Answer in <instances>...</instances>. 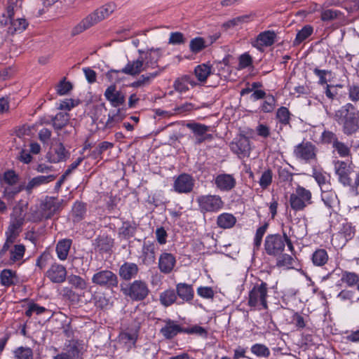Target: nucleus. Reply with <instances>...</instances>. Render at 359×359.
<instances>
[{
    "instance_id": "62",
    "label": "nucleus",
    "mask_w": 359,
    "mask_h": 359,
    "mask_svg": "<svg viewBox=\"0 0 359 359\" xmlns=\"http://www.w3.org/2000/svg\"><path fill=\"white\" fill-rule=\"evenodd\" d=\"M197 294L205 299H212L215 295V292L212 287L207 286H201L197 289Z\"/></svg>"
},
{
    "instance_id": "5",
    "label": "nucleus",
    "mask_w": 359,
    "mask_h": 359,
    "mask_svg": "<svg viewBox=\"0 0 359 359\" xmlns=\"http://www.w3.org/2000/svg\"><path fill=\"white\" fill-rule=\"evenodd\" d=\"M59 207L60 203L57 199L48 197L41 204L39 208L31 209L29 219L33 222H39L43 219H48L59 209Z\"/></svg>"
},
{
    "instance_id": "60",
    "label": "nucleus",
    "mask_w": 359,
    "mask_h": 359,
    "mask_svg": "<svg viewBox=\"0 0 359 359\" xmlns=\"http://www.w3.org/2000/svg\"><path fill=\"white\" fill-rule=\"evenodd\" d=\"M114 147V144L109 142H102L92 152V156L97 158L101 155L106 150L111 149Z\"/></svg>"
},
{
    "instance_id": "24",
    "label": "nucleus",
    "mask_w": 359,
    "mask_h": 359,
    "mask_svg": "<svg viewBox=\"0 0 359 359\" xmlns=\"http://www.w3.org/2000/svg\"><path fill=\"white\" fill-rule=\"evenodd\" d=\"M215 184L222 191H229L235 187L236 180L231 175L221 174L216 177Z\"/></svg>"
},
{
    "instance_id": "54",
    "label": "nucleus",
    "mask_w": 359,
    "mask_h": 359,
    "mask_svg": "<svg viewBox=\"0 0 359 359\" xmlns=\"http://www.w3.org/2000/svg\"><path fill=\"white\" fill-rule=\"evenodd\" d=\"M340 11L334 9L323 10L321 12L320 18L324 22L332 21L338 18L340 14Z\"/></svg>"
},
{
    "instance_id": "40",
    "label": "nucleus",
    "mask_w": 359,
    "mask_h": 359,
    "mask_svg": "<svg viewBox=\"0 0 359 359\" xmlns=\"http://www.w3.org/2000/svg\"><path fill=\"white\" fill-rule=\"evenodd\" d=\"M10 250V260L13 262L19 261L22 259L25 248L23 245H15Z\"/></svg>"
},
{
    "instance_id": "27",
    "label": "nucleus",
    "mask_w": 359,
    "mask_h": 359,
    "mask_svg": "<svg viewBox=\"0 0 359 359\" xmlns=\"http://www.w3.org/2000/svg\"><path fill=\"white\" fill-rule=\"evenodd\" d=\"M189 85L194 87L196 86V82L190 76L185 75L177 79L174 82L173 87L177 92L183 93L189 90Z\"/></svg>"
},
{
    "instance_id": "44",
    "label": "nucleus",
    "mask_w": 359,
    "mask_h": 359,
    "mask_svg": "<svg viewBox=\"0 0 359 359\" xmlns=\"http://www.w3.org/2000/svg\"><path fill=\"white\" fill-rule=\"evenodd\" d=\"M250 16L248 15L238 16L224 22L222 26L226 29H231L248 22Z\"/></svg>"
},
{
    "instance_id": "4",
    "label": "nucleus",
    "mask_w": 359,
    "mask_h": 359,
    "mask_svg": "<svg viewBox=\"0 0 359 359\" xmlns=\"http://www.w3.org/2000/svg\"><path fill=\"white\" fill-rule=\"evenodd\" d=\"M115 9L112 4H105L85 18L74 29V34H79L108 18Z\"/></svg>"
},
{
    "instance_id": "52",
    "label": "nucleus",
    "mask_w": 359,
    "mask_h": 359,
    "mask_svg": "<svg viewBox=\"0 0 359 359\" xmlns=\"http://www.w3.org/2000/svg\"><path fill=\"white\" fill-rule=\"evenodd\" d=\"M2 184H6L9 186L15 184L18 181V176L13 170H8L4 174L1 180Z\"/></svg>"
},
{
    "instance_id": "26",
    "label": "nucleus",
    "mask_w": 359,
    "mask_h": 359,
    "mask_svg": "<svg viewBox=\"0 0 359 359\" xmlns=\"http://www.w3.org/2000/svg\"><path fill=\"white\" fill-rule=\"evenodd\" d=\"M161 333L166 339H172L178 333L184 332L183 329L175 322L168 320L165 321V325L161 329Z\"/></svg>"
},
{
    "instance_id": "6",
    "label": "nucleus",
    "mask_w": 359,
    "mask_h": 359,
    "mask_svg": "<svg viewBox=\"0 0 359 359\" xmlns=\"http://www.w3.org/2000/svg\"><path fill=\"white\" fill-rule=\"evenodd\" d=\"M289 202L291 208L294 211L303 210L312 203V194L310 190L297 185L295 190L290 194Z\"/></svg>"
},
{
    "instance_id": "7",
    "label": "nucleus",
    "mask_w": 359,
    "mask_h": 359,
    "mask_svg": "<svg viewBox=\"0 0 359 359\" xmlns=\"http://www.w3.org/2000/svg\"><path fill=\"white\" fill-rule=\"evenodd\" d=\"M268 287L266 283L256 284L249 293L248 305L259 310L267 309Z\"/></svg>"
},
{
    "instance_id": "34",
    "label": "nucleus",
    "mask_w": 359,
    "mask_h": 359,
    "mask_svg": "<svg viewBox=\"0 0 359 359\" xmlns=\"http://www.w3.org/2000/svg\"><path fill=\"white\" fill-rule=\"evenodd\" d=\"M194 73L198 81L203 82L205 81L208 76L213 74L211 66L208 64H202L196 66L194 69Z\"/></svg>"
},
{
    "instance_id": "35",
    "label": "nucleus",
    "mask_w": 359,
    "mask_h": 359,
    "mask_svg": "<svg viewBox=\"0 0 359 359\" xmlns=\"http://www.w3.org/2000/svg\"><path fill=\"white\" fill-rule=\"evenodd\" d=\"M312 262L315 266H324L328 261V255L325 249H317L312 255Z\"/></svg>"
},
{
    "instance_id": "51",
    "label": "nucleus",
    "mask_w": 359,
    "mask_h": 359,
    "mask_svg": "<svg viewBox=\"0 0 359 359\" xmlns=\"http://www.w3.org/2000/svg\"><path fill=\"white\" fill-rule=\"evenodd\" d=\"M86 212L85 205L81 203H76L72 208L74 221L79 222L83 217Z\"/></svg>"
},
{
    "instance_id": "2",
    "label": "nucleus",
    "mask_w": 359,
    "mask_h": 359,
    "mask_svg": "<svg viewBox=\"0 0 359 359\" xmlns=\"http://www.w3.org/2000/svg\"><path fill=\"white\" fill-rule=\"evenodd\" d=\"M334 119L346 135H351L359 130V111L351 103L336 111Z\"/></svg>"
},
{
    "instance_id": "31",
    "label": "nucleus",
    "mask_w": 359,
    "mask_h": 359,
    "mask_svg": "<svg viewBox=\"0 0 359 359\" xmlns=\"http://www.w3.org/2000/svg\"><path fill=\"white\" fill-rule=\"evenodd\" d=\"M177 295L184 302H190L194 297V290L191 285L187 283H178L176 286Z\"/></svg>"
},
{
    "instance_id": "1",
    "label": "nucleus",
    "mask_w": 359,
    "mask_h": 359,
    "mask_svg": "<svg viewBox=\"0 0 359 359\" xmlns=\"http://www.w3.org/2000/svg\"><path fill=\"white\" fill-rule=\"evenodd\" d=\"M139 57L136 60L128 61L126 65L120 70H110L107 76L113 79L114 76L119 73H123L130 76H136L142 72L149 69H156V71L146 74H142L138 79L142 86L149 85L152 80L159 76L165 69V67H160L158 65L159 60L163 55L162 49L160 48H151L147 50H137Z\"/></svg>"
},
{
    "instance_id": "19",
    "label": "nucleus",
    "mask_w": 359,
    "mask_h": 359,
    "mask_svg": "<svg viewBox=\"0 0 359 359\" xmlns=\"http://www.w3.org/2000/svg\"><path fill=\"white\" fill-rule=\"evenodd\" d=\"M176 264L175 257L170 253L163 252L158 259V269L161 273H170Z\"/></svg>"
},
{
    "instance_id": "59",
    "label": "nucleus",
    "mask_w": 359,
    "mask_h": 359,
    "mask_svg": "<svg viewBox=\"0 0 359 359\" xmlns=\"http://www.w3.org/2000/svg\"><path fill=\"white\" fill-rule=\"evenodd\" d=\"M72 88V85L70 82L66 81L65 79L60 82L56 87L57 94L60 95H65L67 94Z\"/></svg>"
},
{
    "instance_id": "37",
    "label": "nucleus",
    "mask_w": 359,
    "mask_h": 359,
    "mask_svg": "<svg viewBox=\"0 0 359 359\" xmlns=\"http://www.w3.org/2000/svg\"><path fill=\"white\" fill-rule=\"evenodd\" d=\"M27 25L28 23L25 18H18L11 21L8 32L11 34L20 33L27 28Z\"/></svg>"
},
{
    "instance_id": "43",
    "label": "nucleus",
    "mask_w": 359,
    "mask_h": 359,
    "mask_svg": "<svg viewBox=\"0 0 359 359\" xmlns=\"http://www.w3.org/2000/svg\"><path fill=\"white\" fill-rule=\"evenodd\" d=\"M24 217L22 215H19L17 217L12 218L10 225L8 227L6 231L11 232L12 233L19 234L21 231V228L23 224Z\"/></svg>"
},
{
    "instance_id": "64",
    "label": "nucleus",
    "mask_w": 359,
    "mask_h": 359,
    "mask_svg": "<svg viewBox=\"0 0 359 359\" xmlns=\"http://www.w3.org/2000/svg\"><path fill=\"white\" fill-rule=\"evenodd\" d=\"M346 241L351 239L355 235V229L351 224H344L341 230Z\"/></svg>"
},
{
    "instance_id": "57",
    "label": "nucleus",
    "mask_w": 359,
    "mask_h": 359,
    "mask_svg": "<svg viewBox=\"0 0 359 359\" xmlns=\"http://www.w3.org/2000/svg\"><path fill=\"white\" fill-rule=\"evenodd\" d=\"M276 100L275 98L269 95L265 97V100L261 106V109L265 113L271 112L273 110L275 107Z\"/></svg>"
},
{
    "instance_id": "48",
    "label": "nucleus",
    "mask_w": 359,
    "mask_h": 359,
    "mask_svg": "<svg viewBox=\"0 0 359 359\" xmlns=\"http://www.w3.org/2000/svg\"><path fill=\"white\" fill-rule=\"evenodd\" d=\"M65 353L70 359L78 357L79 353L78 343L75 341H69L68 344L65 346Z\"/></svg>"
},
{
    "instance_id": "16",
    "label": "nucleus",
    "mask_w": 359,
    "mask_h": 359,
    "mask_svg": "<svg viewBox=\"0 0 359 359\" xmlns=\"http://www.w3.org/2000/svg\"><path fill=\"white\" fill-rule=\"evenodd\" d=\"M231 151L240 158L249 156L250 153V140L245 136H241L234 140L230 144Z\"/></svg>"
},
{
    "instance_id": "33",
    "label": "nucleus",
    "mask_w": 359,
    "mask_h": 359,
    "mask_svg": "<svg viewBox=\"0 0 359 359\" xmlns=\"http://www.w3.org/2000/svg\"><path fill=\"white\" fill-rule=\"evenodd\" d=\"M236 222V217L230 213H222L217 217V224L222 229H229L234 226Z\"/></svg>"
},
{
    "instance_id": "46",
    "label": "nucleus",
    "mask_w": 359,
    "mask_h": 359,
    "mask_svg": "<svg viewBox=\"0 0 359 359\" xmlns=\"http://www.w3.org/2000/svg\"><path fill=\"white\" fill-rule=\"evenodd\" d=\"M13 353L14 359H33L32 350L28 347H18Z\"/></svg>"
},
{
    "instance_id": "17",
    "label": "nucleus",
    "mask_w": 359,
    "mask_h": 359,
    "mask_svg": "<svg viewBox=\"0 0 359 359\" xmlns=\"http://www.w3.org/2000/svg\"><path fill=\"white\" fill-rule=\"evenodd\" d=\"M46 276L52 283H61L67 278V270L64 266L55 263L48 269Z\"/></svg>"
},
{
    "instance_id": "58",
    "label": "nucleus",
    "mask_w": 359,
    "mask_h": 359,
    "mask_svg": "<svg viewBox=\"0 0 359 359\" xmlns=\"http://www.w3.org/2000/svg\"><path fill=\"white\" fill-rule=\"evenodd\" d=\"M333 147L341 157H346L350 154V149L348 147L338 140L334 142Z\"/></svg>"
},
{
    "instance_id": "39",
    "label": "nucleus",
    "mask_w": 359,
    "mask_h": 359,
    "mask_svg": "<svg viewBox=\"0 0 359 359\" xmlns=\"http://www.w3.org/2000/svg\"><path fill=\"white\" fill-rule=\"evenodd\" d=\"M208 46L206 39L202 37H196L191 40L189 48L192 53H198Z\"/></svg>"
},
{
    "instance_id": "8",
    "label": "nucleus",
    "mask_w": 359,
    "mask_h": 359,
    "mask_svg": "<svg viewBox=\"0 0 359 359\" xmlns=\"http://www.w3.org/2000/svg\"><path fill=\"white\" fill-rule=\"evenodd\" d=\"M196 202L200 211L203 213L217 212L224 206V202L218 195H201L197 197Z\"/></svg>"
},
{
    "instance_id": "38",
    "label": "nucleus",
    "mask_w": 359,
    "mask_h": 359,
    "mask_svg": "<svg viewBox=\"0 0 359 359\" xmlns=\"http://www.w3.org/2000/svg\"><path fill=\"white\" fill-rule=\"evenodd\" d=\"M123 118V115L121 114L120 109L114 110L109 113L108 119L105 123V128H111L115 126L116 123L120 122Z\"/></svg>"
},
{
    "instance_id": "50",
    "label": "nucleus",
    "mask_w": 359,
    "mask_h": 359,
    "mask_svg": "<svg viewBox=\"0 0 359 359\" xmlns=\"http://www.w3.org/2000/svg\"><path fill=\"white\" fill-rule=\"evenodd\" d=\"M268 228V224H264V225L259 227L257 231L254 238V250L259 249L261 246L262 238L265 234L266 229Z\"/></svg>"
},
{
    "instance_id": "22",
    "label": "nucleus",
    "mask_w": 359,
    "mask_h": 359,
    "mask_svg": "<svg viewBox=\"0 0 359 359\" xmlns=\"http://www.w3.org/2000/svg\"><path fill=\"white\" fill-rule=\"evenodd\" d=\"M321 198L325 205L330 209L336 210L338 208L339 201L337 194L331 187L330 189L321 190Z\"/></svg>"
},
{
    "instance_id": "9",
    "label": "nucleus",
    "mask_w": 359,
    "mask_h": 359,
    "mask_svg": "<svg viewBox=\"0 0 359 359\" xmlns=\"http://www.w3.org/2000/svg\"><path fill=\"white\" fill-rule=\"evenodd\" d=\"M92 283L105 288H113L118 286V279L114 272L104 269L96 272L92 277Z\"/></svg>"
},
{
    "instance_id": "12",
    "label": "nucleus",
    "mask_w": 359,
    "mask_h": 359,
    "mask_svg": "<svg viewBox=\"0 0 359 359\" xmlns=\"http://www.w3.org/2000/svg\"><path fill=\"white\" fill-rule=\"evenodd\" d=\"M294 156L306 162L314 160L316 158V148L311 142H302L295 147Z\"/></svg>"
},
{
    "instance_id": "23",
    "label": "nucleus",
    "mask_w": 359,
    "mask_h": 359,
    "mask_svg": "<svg viewBox=\"0 0 359 359\" xmlns=\"http://www.w3.org/2000/svg\"><path fill=\"white\" fill-rule=\"evenodd\" d=\"M137 339L136 331L123 332L118 336V341L123 347L128 351L135 346Z\"/></svg>"
},
{
    "instance_id": "47",
    "label": "nucleus",
    "mask_w": 359,
    "mask_h": 359,
    "mask_svg": "<svg viewBox=\"0 0 359 359\" xmlns=\"http://www.w3.org/2000/svg\"><path fill=\"white\" fill-rule=\"evenodd\" d=\"M341 280L345 283L347 285L351 287L356 283H359L358 276L353 272L344 271L343 272Z\"/></svg>"
},
{
    "instance_id": "45",
    "label": "nucleus",
    "mask_w": 359,
    "mask_h": 359,
    "mask_svg": "<svg viewBox=\"0 0 359 359\" xmlns=\"http://www.w3.org/2000/svg\"><path fill=\"white\" fill-rule=\"evenodd\" d=\"M313 32L312 27L309 25L304 26L297 34L296 38L293 42L294 45L297 46L301 43L303 41L306 39Z\"/></svg>"
},
{
    "instance_id": "28",
    "label": "nucleus",
    "mask_w": 359,
    "mask_h": 359,
    "mask_svg": "<svg viewBox=\"0 0 359 359\" xmlns=\"http://www.w3.org/2000/svg\"><path fill=\"white\" fill-rule=\"evenodd\" d=\"M0 280L2 285L10 287L18 283L19 279L16 272L11 269H4L0 273Z\"/></svg>"
},
{
    "instance_id": "61",
    "label": "nucleus",
    "mask_w": 359,
    "mask_h": 359,
    "mask_svg": "<svg viewBox=\"0 0 359 359\" xmlns=\"http://www.w3.org/2000/svg\"><path fill=\"white\" fill-rule=\"evenodd\" d=\"M6 241L1 250V254H3L4 252H6L11 248L12 244L15 242V239L17 238L19 234L12 233L11 232L6 231Z\"/></svg>"
},
{
    "instance_id": "13",
    "label": "nucleus",
    "mask_w": 359,
    "mask_h": 359,
    "mask_svg": "<svg viewBox=\"0 0 359 359\" xmlns=\"http://www.w3.org/2000/svg\"><path fill=\"white\" fill-rule=\"evenodd\" d=\"M156 245L151 241H144L140 252L138 258L140 262L145 266H151L156 261Z\"/></svg>"
},
{
    "instance_id": "15",
    "label": "nucleus",
    "mask_w": 359,
    "mask_h": 359,
    "mask_svg": "<svg viewBox=\"0 0 359 359\" xmlns=\"http://www.w3.org/2000/svg\"><path fill=\"white\" fill-rule=\"evenodd\" d=\"M194 186V180L188 174H182L175 180L174 190L179 194L190 193Z\"/></svg>"
},
{
    "instance_id": "42",
    "label": "nucleus",
    "mask_w": 359,
    "mask_h": 359,
    "mask_svg": "<svg viewBox=\"0 0 359 359\" xmlns=\"http://www.w3.org/2000/svg\"><path fill=\"white\" fill-rule=\"evenodd\" d=\"M177 299V295L173 290H168L160 295V301L165 306L172 304Z\"/></svg>"
},
{
    "instance_id": "56",
    "label": "nucleus",
    "mask_w": 359,
    "mask_h": 359,
    "mask_svg": "<svg viewBox=\"0 0 359 359\" xmlns=\"http://www.w3.org/2000/svg\"><path fill=\"white\" fill-rule=\"evenodd\" d=\"M337 298L341 302H348L352 304L354 302L355 292L348 290H343L337 294Z\"/></svg>"
},
{
    "instance_id": "53",
    "label": "nucleus",
    "mask_w": 359,
    "mask_h": 359,
    "mask_svg": "<svg viewBox=\"0 0 359 359\" xmlns=\"http://www.w3.org/2000/svg\"><path fill=\"white\" fill-rule=\"evenodd\" d=\"M273 175L270 170H266L262 174L259 183L262 189H266L272 182Z\"/></svg>"
},
{
    "instance_id": "29",
    "label": "nucleus",
    "mask_w": 359,
    "mask_h": 359,
    "mask_svg": "<svg viewBox=\"0 0 359 359\" xmlns=\"http://www.w3.org/2000/svg\"><path fill=\"white\" fill-rule=\"evenodd\" d=\"M334 171L339 176V181L344 184H348L350 180L348 177V168L346 162L337 161L334 162Z\"/></svg>"
},
{
    "instance_id": "18",
    "label": "nucleus",
    "mask_w": 359,
    "mask_h": 359,
    "mask_svg": "<svg viewBox=\"0 0 359 359\" xmlns=\"http://www.w3.org/2000/svg\"><path fill=\"white\" fill-rule=\"evenodd\" d=\"M276 34L273 31L268 30L259 34L254 41H252V46L257 49L262 50L264 46H270L275 42Z\"/></svg>"
},
{
    "instance_id": "20",
    "label": "nucleus",
    "mask_w": 359,
    "mask_h": 359,
    "mask_svg": "<svg viewBox=\"0 0 359 359\" xmlns=\"http://www.w3.org/2000/svg\"><path fill=\"white\" fill-rule=\"evenodd\" d=\"M104 97L115 107L123 104L126 100L124 95L121 91L116 90V88L114 85L106 89Z\"/></svg>"
},
{
    "instance_id": "41",
    "label": "nucleus",
    "mask_w": 359,
    "mask_h": 359,
    "mask_svg": "<svg viewBox=\"0 0 359 359\" xmlns=\"http://www.w3.org/2000/svg\"><path fill=\"white\" fill-rule=\"evenodd\" d=\"M250 351L254 355L259 358H268L271 353L269 348L262 344L252 345Z\"/></svg>"
},
{
    "instance_id": "11",
    "label": "nucleus",
    "mask_w": 359,
    "mask_h": 359,
    "mask_svg": "<svg viewBox=\"0 0 359 359\" xmlns=\"http://www.w3.org/2000/svg\"><path fill=\"white\" fill-rule=\"evenodd\" d=\"M186 126L194 133L196 144H201L205 140H210L213 137L212 135L208 133L210 130V126L195 122L188 123Z\"/></svg>"
},
{
    "instance_id": "14",
    "label": "nucleus",
    "mask_w": 359,
    "mask_h": 359,
    "mask_svg": "<svg viewBox=\"0 0 359 359\" xmlns=\"http://www.w3.org/2000/svg\"><path fill=\"white\" fill-rule=\"evenodd\" d=\"M56 177L57 175H39L35 177L30 180L26 186L20 185L18 188L15 189V190L11 192L13 194H16L25 189L27 193L30 194L34 189L53 181Z\"/></svg>"
},
{
    "instance_id": "30",
    "label": "nucleus",
    "mask_w": 359,
    "mask_h": 359,
    "mask_svg": "<svg viewBox=\"0 0 359 359\" xmlns=\"http://www.w3.org/2000/svg\"><path fill=\"white\" fill-rule=\"evenodd\" d=\"M69 157V153L65 148L62 144H57L50 153L49 160L52 163H58L65 161Z\"/></svg>"
},
{
    "instance_id": "3",
    "label": "nucleus",
    "mask_w": 359,
    "mask_h": 359,
    "mask_svg": "<svg viewBox=\"0 0 359 359\" xmlns=\"http://www.w3.org/2000/svg\"><path fill=\"white\" fill-rule=\"evenodd\" d=\"M285 244L290 251L294 250L292 241L286 233L283 232V236L278 233L269 234L265 238L264 250L268 255L280 256L284 251Z\"/></svg>"
},
{
    "instance_id": "55",
    "label": "nucleus",
    "mask_w": 359,
    "mask_h": 359,
    "mask_svg": "<svg viewBox=\"0 0 359 359\" xmlns=\"http://www.w3.org/2000/svg\"><path fill=\"white\" fill-rule=\"evenodd\" d=\"M276 117L282 124L287 125L290 121V111L286 107H280L277 111Z\"/></svg>"
},
{
    "instance_id": "36",
    "label": "nucleus",
    "mask_w": 359,
    "mask_h": 359,
    "mask_svg": "<svg viewBox=\"0 0 359 359\" xmlns=\"http://www.w3.org/2000/svg\"><path fill=\"white\" fill-rule=\"evenodd\" d=\"M53 126L56 130H60L66 126L69 121V114L67 113L60 112L51 118Z\"/></svg>"
},
{
    "instance_id": "21",
    "label": "nucleus",
    "mask_w": 359,
    "mask_h": 359,
    "mask_svg": "<svg viewBox=\"0 0 359 359\" xmlns=\"http://www.w3.org/2000/svg\"><path fill=\"white\" fill-rule=\"evenodd\" d=\"M139 271V267L135 263L125 262L119 268L118 275L124 280L134 278Z\"/></svg>"
},
{
    "instance_id": "10",
    "label": "nucleus",
    "mask_w": 359,
    "mask_h": 359,
    "mask_svg": "<svg viewBox=\"0 0 359 359\" xmlns=\"http://www.w3.org/2000/svg\"><path fill=\"white\" fill-rule=\"evenodd\" d=\"M121 290L125 295L135 301L144 299L149 292L147 283L141 280L133 281L129 287L122 288Z\"/></svg>"
},
{
    "instance_id": "25",
    "label": "nucleus",
    "mask_w": 359,
    "mask_h": 359,
    "mask_svg": "<svg viewBox=\"0 0 359 359\" xmlns=\"http://www.w3.org/2000/svg\"><path fill=\"white\" fill-rule=\"evenodd\" d=\"M312 177L315 179L321 190L330 189V175L326 172L313 168L312 171Z\"/></svg>"
},
{
    "instance_id": "32",
    "label": "nucleus",
    "mask_w": 359,
    "mask_h": 359,
    "mask_svg": "<svg viewBox=\"0 0 359 359\" xmlns=\"http://www.w3.org/2000/svg\"><path fill=\"white\" fill-rule=\"evenodd\" d=\"M72 241L71 239L65 238L58 241L56 245L57 257L63 261L67 258Z\"/></svg>"
},
{
    "instance_id": "63",
    "label": "nucleus",
    "mask_w": 359,
    "mask_h": 359,
    "mask_svg": "<svg viewBox=\"0 0 359 359\" xmlns=\"http://www.w3.org/2000/svg\"><path fill=\"white\" fill-rule=\"evenodd\" d=\"M185 42L182 33L176 32L170 33L168 43L172 45L182 44Z\"/></svg>"
},
{
    "instance_id": "49",
    "label": "nucleus",
    "mask_w": 359,
    "mask_h": 359,
    "mask_svg": "<svg viewBox=\"0 0 359 359\" xmlns=\"http://www.w3.org/2000/svg\"><path fill=\"white\" fill-rule=\"evenodd\" d=\"M68 282L76 289L84 290L87 287L86 280L76 275H70L68 276Z\"/></svg>"
}]
</instances>
